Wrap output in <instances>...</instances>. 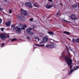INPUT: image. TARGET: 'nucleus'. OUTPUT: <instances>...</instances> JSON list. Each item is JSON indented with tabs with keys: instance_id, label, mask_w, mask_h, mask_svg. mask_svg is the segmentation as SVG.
<instances>
[{
	"instance_id": "39",
	"label": "nucleus",
	"mask_w": 79,
	"mask_h": 79,
	"mask_svg": "<svg viewBox=\"0 0 79 79\" xmlns=\"http://www.w3.org/2000/svg\"><path fill=\"white\" fill-rule=\"evenodd\" d=\"M35 26H33V29H34V28H35Z\"/></svg>"
},
{
	"instance_id": "24",
	"label": "nucleus",
	"mask_w": 79,
	"mask_h": 79,
	"mask_svg": "<svg viewBox=\"0 0 79 79\" xmlns=\"http://www.w3.org/2000/svg\"><path fill=\"white\" fill-rule=\"evenodd\" d=\"M76 42H78V43H79V38H77L76 40Z\"/></svg>"
},
{
	"instance_id": "11",
	"label": "nucleus",
	"mask_w": 79,
	"mask_h": 79,
	"mask_svg": "<svg viewBox=\"0 0 79 79\" xmlns=\"http://www.w3.org/2000/svg\"><path fill=\"white\" fill-rule=\"evenodd\" d=\"M32 28H29L27 30V33H29L31 32V31H32Z\"/></svg>"
},
{
	"instance_id": "25",
	"label": "nucleus",
	"mask_w": 79,
	"mask_h": 79,
	"mask_svg": "<svg viewBox=\"0 0 79 79\" xmlns=\"http://www.w3.org/2000/svg\"><path fill=\"white\" fill-rule=\"evenodd\" d=\"M9 13H12V10H9Z\"/></svg>"
},
{
	"instance_id": "14",
	"label": "nucleus",
	"mask_w": 79,
	"mask_h": 79,
	"mask_svg": "<svg viewBox=\"0 0 79 79\" xmlns=\"http://www.w3.org/2000/svg\"><path fill=\"white\" fill-rule=\"evenodd\" d=\"M63 32L64 33V34H67V35H69V34H70V33L68 31H63Z\"/></svg>"
},
{
	"instance_id": "26",
	"label": "nucleus",
	"mask_w": 79,
	"mask_h": 79,
	"mask_svg": "<svg viewBox=\"0 0 79 79\" xmlns=\"http://www.w3.org/2000/svg\"><path fill=\"white\" fill-rule=\"evenodd\" d=\"M2 23V20L1 18H0V24H1Z\"/></svg>"
},
{
	"instance_id": "22",
	"label": "nucleus",
	"mask_w": 79,
	"mask_h": 79,
	"mask_svg": "<svg viewBox=\"0 0 79 79\" xmlns=\"http://www.w3.org/2000/svg\"><path fill=\"white\" fill-rule=\"evenodd\" d=\"M35 39H36V40H37L38 42H39L40 40V39H39L38 38H35Z\"/></svg>"
},
{
	"instance_id": "10",
	"label": "nucleus",
	"mask_w": 79,
	"mask_h": 79,
	"mask_svg": "<svg viewBox=\"0 0 79 79\" xmlns=\"http://www.w3.org/2000/svg\"><path fill=\"white\" fill-rule=\"evenodd\" d=\"M53 6L52 5L50 6L48 5H47L46 6V7L48 9H49L50 8H52V7Z\"/></svg>"
},
{
	"instance_id": "9",
	"label": "nucleus",
	"mask_w": 79,
	"mask_h": 79,
	"mask_svg": "<svg viewBox=\"0 0 79 79\" xmlns=\"http://www.w3.org/2000/svg\"><path fill=\"white\" fill-rule=\"evenodd\" d=\"M23 17L22 15H21L20 16H18L17 17V18L18 19H19V20H21L22 19H23Z\"/></svg>"
},
{
	"instance_id": "21",
	"label": "nucleus",
	"mask_w": 79,
	"mask_h": 79,
	"mask_svg": "<svg viewBox=\"0 0 79 79\" xmlns=\"http://www.w3.org/2000/svg\"><path fill=\"white\" fill-rule=\"evenodd\" d=\"M29 33V34H30V35H32L33 34V32H30L28 33Z\"/></svg>"
},
{
	"instance_id": "16",
	"label": "nucleus",
	"mask_w": 79,
	"mask_h": 79,
	"mask_svg": "<svg viewBox=\"0 0 79 79\" xmlns=\"http://www.w3.org/2000/svg\"><path fill=\"white\" fill-rule=\"evenodd\" d=\"M50 48H54L55 45H54V44H51L50 45Z\"/></svg>"
},
{
	"instance_id": "20",
	"label": "nucleus",
	"mask_w": 79,
	"mask_h": 79,
	"mask_svg": "<svg viewBox=\"0 0 79 79\" xmlns=\"http://www.w3.org/2000/svg\"><path fill=\"white\" fill-rule=\"evenodd\" d=\"M3 10V8L0 7V10L1 11H2Z\"/></svg>"
},
{
	"instance_id": "41",
	"label": "nucleus",
	"mask_w": 79,
	"mask_h": 79,
	"mask_svg": "<svg viewBox=\"0 0 79 79\" xmlns=\"http://www.w3.org/2000/svg\"><path fill=\"white\" fill-rule=\"evenodd\" d=\"M61 5L62 6V4L61 3Z\"/></svg>"
},
{
	"instance_id": "34",
	"label": "nucleus",
	"mask_w": 79,
	"mask_h": 79,
	"mask_svg": "<svg viewBox=\"0 0 79 79\" xmlns=\"http://www.w3.org/2000/svg\"><path fill=\"white\" fill-rule=\"evenodd\" d=\"M44 46H45V45H44V44L40 45V47H44Z\"/></svg>"
},
{
	"instance_id": "29",
	"label": "nucleus",
	"mask_w": 79,
	"mask_h": 79,
	"mask_svg": "<svg viewBox=\"0 0 79 79\" xmlns=\"http://www.w3.org/2000/svg\"><path fill=\"white\" fill-rule=\"evenodd\" d=\"M30 21H33V19H32V18H31L30 19Z\"/></svg>"
},
{
	"instance_id": "5",
	"label": "nucleus",
	"mask_w": 79,
	"mask_h": 79,
	"mask_svg": "<svg viewBox=\"0 0 79 79\" xmlns=\"http://www.w3.org/2000/svg\"><path fill=\"white\" fill-rule=\"evenodd\" d=\"M25 4L27 6H28L29 8H32L31 3L30 2H26Z\"/></svg>"
},
{
	"instance_id": "31",
	"label": "nucleus",
	"mask_w": 79,
	"mask_h": 79,
	"mask_svg": "<svg viewBox=\"0 0 79 79\" xmlns=\"http://www.w3.org/2000/svg\"><path fill=\"white\" fill-rule=\"evenodd\" d=\"M35 45H36V46H39V47H40V45H38V44H35Z\"/></svg>"
},
{
	"instance_id": "15",
	"label": "nucleus",
	"mask_w": 79,
	"mask_h": 79,
	"mask_svg": "<svg viewBox=\"0 0 79 79\" xmlns=\"http://www.w3.org/2000/svg\"><path fill=\"white\" fill-rule=\"evenodd\" d=\"M34 7H39V5L37 3L34 4Z\"/></svg>"
},
{
	"instance_id": "17",
	"label": "nucleus",
	"mask_w": 79,
	"mask_h": 79,
	"mask_svg": "<svg viewBox=\"0 0 79 79\" xmlns=\"http://www.w3.org/2000/svg\"><path fill=\"white\" fill-rule=\"evenodd\" d=\"M72 42H73V43H76V42H77L76 40L74 39V38H73Z\"/></svg>"
},
{
	"instance_id": "40",
	"label": "nucleus",
	"mask_w": 79,
	"mask_h": 79,
	"mask_svg": "<svg viewBox=\"0 0 79 79\" xmlns=\"http://www.w3.org/2000/svg\"><path fill=\"white\" fill-rule=\"evenodd\" d=\"M5 2H7V0H4Z\"/></svg>"
},
{
	"instance_id": "30",
	"label": "nucleus",
	"mask_w": 79,
	"mask_h": 79,
	"mask_svg": "<svg viewBox=\"0 0 79 79\" xmlns=\"http://www.w3.org/2000/svg\"><path fill=\"white\" fill-rule=\"evenodd\" d=\"M40 44H44V41L41 40V41L40 42Z\"/></svg>"
},
{
	"instance_id": "7",
	"label": "nucleus",
	"mask_w": 79,
	"mask_h": 79,
	"mask_svg": "<svg viewBox=\"0 0 79 79\" xmlns=\"http://www.w3.org/2000/svg\"><path fill=\"white\" fill-rule=\"evenodd\" d=\"M11 25V21H9L8 23H6V25L7 26H10Z\"/></svg>"
},
{
	"instance_id": "37",
	"label": "nucleus",
	"mask_w": 79,
	"mask_h": 79,
	"mask_svg": "<svg viewBox=\"0 0 79 79\" xmlns=\"http://www.w3.org/2000/svg\"><path fill=\"white\" fill-rule=\"evenodd\" d=\"M62 21H66V20H65V19H62Z\"/></svg>"
},
{
	"instance_id": "18",
	"label": "nucleus",
	"mask_w": 79,
	"mask_h": 79,
	"mask_svg": "<svg viewBox=\"0 0 79 79\" xmlns=\"http://www.w3.org/2000/svg\"><path fill=\"white\" fill-rule=\"evenodd\" d=\"M48 33L49 34H50V35H53L54 34L53 32L52 31H48Z\"/></svg>"
},
{
	"instance_id": "38",
	"label": "nucleus",
	"mask_w": 79,
	"mask_h": 79,
	"mask_svg": "<svg viewBox=\"0 0 79 79\" xmlns=\"http://www.w3.org/2000/svg\"><path fill=\"white\" fill-rule=\"evenodd\" d=\"M11 29H12V27H13V25H11Z\"/></svg>"
},
{
	"instance_id": "27",
	"label": "nucleus",
	"mask_w": 79,
	"mask_h": 79,
	"mask_svg": "<svg viewBox=\"0 0 79 79\" xmlns=\"http://www.w3.org/2000/svg\"><path fill=\"white\" fill-rule=\"evenodd\" d=\"M16 40V38H14L11 40L12 42H13V41H15Z\"/></svg>"
},
{
	"instance_id": "43",
	"label": "nucleus",
	"mask_w": 79,
	"mask_h": 79,
	"mask_svg": "<svg viewBox=\"0 0 79 79\" xmlns=\"http://www.w3.org/2000/svg\"><path fill=\"white\" fill-rule=\"evenodd\" d=\"M29 0V1H30V0Z\"/></svg>"
},
{
	"instance_id": "12",
	"label": "nucleus",
	"mask_w": 79,
	"mask_h": 79,
	"mask_svg": "<svg viewBox=\"0 0 79 79\" xmlns=\"http://www.w3.org/2000/svg\"><path fill=\"white\" fill-rule=\"evenodd\" d=\"M16 32L18 33V34H19L21 32V29L20 28H18L17 30L16 31Z\"/></svg>"
},
{
	"instance_id": "32",
	"label": "nucleus",
	"mask_w": 79,
	"mask_h": 79,
	"mask_svg": "<svg viewBox=\"0 0 79 79\" xmlns=\"http://www.w3.org/2000/svg\"><path fill=\"white\" fill-rule=\"evenodd\" d=\"M60 15V13H57L56 15H57V16H59V15Z\"/></svg>"
},
{
	"instance_id": "42",
	"label": "nucleus",
	"mask_w": 79,
	"mask_h": 79,
	"mask_svg": "<svg viewBox=\"0 0 79 79\" xmlns=\"http://www.w3.org/2000/svg\"><path fill=\"white\" fill-rule=\"evenodd\" d=\"M2 12L3 13H4V11H2Z\"/></svg>"
},
{
	"instance_id": "6",
	"label": "nucleus",
	"mask_w": 79,
	"mask_h": 79,
	"mask_svg": "<svg viewBox=\"0 0 79 79\" xmlns=\"http://www.w3.org/2000/svg\"><path fill=\"white\" fill-rule=\"evenodd\" d=\"M71 18L72 19H73V20H76L77 19H78V18H76V15L72 14L71 15Z\"/></svg>"
},
{
	"instance_id": "33",
	"label": "nucleus",
	"mask_w": 79,
	"mask_h": 79,
	"mask_svg": "<svg viewBox=\"0 0 79 79\" xmlns=\"http://www.w3.org/2000/svg\"><path fill=\"white\" fill-rule=\"evenodd\" d=\"M4 30V28H2L1 29V31H3Z\"/></svg>"
},
{
	"instance_id": "23",
	"label": "nucleus",
	"mask_w": 79,
	"mask_h": 79,
	"mask_svg": "<svg viewBox=\"0 0 79 79\" xmlns=\"http://www.w3.org/2000/svg\"><path fill=\"white\" fill-rule=\"evenodd\" d=\"M27 38L28 40H30V36H27L26 37Z\"/></svg>"
},
{
	"instance_id": "1",
	"label": "nucleus",
	"mask_w": 79,
	"mask_h": 79,
	"mask_svg": "<svg viewBox=\"0 0 79 79\" xmlns=\"http://www.w3.org/2000/svg\"><path fill=\"white\" fill-rule=\"evenodd\" d=\"M66 47L68 51L67 54H68V56L66 57V56L64 55L62 53L61 57H63L64 58H65L67 64H68L69 66L70 67L71 69L69 73V75H70V74H72V73H73L74 72V71H75V70H77L78 68H79V66L78 67L75 66L74 68L72 70L71 69H72V66L71 64L73 63V60H72L71 58V57L70 56L71 54L70 53H69V51L70 50L71 51H72V49H71V48L69 46L67 47L66 46Z\"/></svg>"
},
{
	"instance_id": "19",
	"label": "nucleus",
	"mask_w": 79,
	"mask_h": 79,
	"mask_svg": "<svg viewBox=\"0 0 79 79\" xmlns=\"http://www.w3.org/2000/svg\"><path fill=\"white\" fill-rule=\"evenodd\" d=\"M46 47H47L48 48H50V46L49 45H47Z\"/></svg>"
},
{
	"instance_id": "13",
	"label": "nucleus",
	"mask_w": 79,
	"mask_h": 79,
	"mask_svg": "<svg viewBox=\"0 0 79 79\" xmlns=\"http://www.w3.org/2000/svg\"><path fill=\"white\" fill-rule=\"evenodd\" d=\"M77 6V5L76 4H74L72 5V7L73 8H76Z\"/></svg>"
},
{
	"instance_id": "4",
	"label": "nucleus",
	"mask_w": 79,
	"mask_h": 79,
	"mask_svg": "<svg viewBox=\"0 0 79 79\" xmlns=\"http://www.w3.org/2000/svg\"><path fill=\"white\" fill-rule=\"evenodd\" d=\"M19 28H20L21 29H22V31L23 30H25V28L27 27V26L26 25H24V26H23V24H20L18 26Z\"/></svg>"
},
{
	"instance_id": "28",
	"label": "nucleus",
	"mask_w": 79,
	"mask_h": 79,
	"mask_svg": "<svg viewBox=\"0 0 79 79\" xmlns=\"http://www.w3.org/2000/svg\"><path fill=\"white\" fill-rule=\"evenodd\" d=\"M5 45V44L3 43L1 46V47H3Z\"/></svg>"
},
{
	"instance_id": "35",
	"label": "nucleus",
	"mask_w": 79,
	"mask_h": 79,
	"mask_svg": "<svg viewBox=\"0 0 79 79\" xmlns=\"http://www.w3.org/2000/svg\"><path fill=\"white\" fill-rule=\"evenodd\" d=\"M49 2H52L53 1V0H48Z\"/></svg>"
},
{
	"instance_id": "3",
	"label": "nucleus",
	"mask_w": 79,
	"mask_h": 79,
	"mask_svg": "<svg viewBox=\"0 0 79 79\" xmlns=\"http://www.w3.org/2000/svg\"><path fill=\"white\" fill-rule=\"evenodd\" d=\"M21 15H23L25 16H28V15H29V13L26 12V11L23 9H21Z\"/></svg>"
},
{
	"instance_id": "36",
	"label": "nucleus",
	"mask_w": 79,
	"mask_h": 79,
	"mask_svg": "<svg viewBox=\"0 0 79 79\" xmlns=\"http://www.w3.org/2000/svg\"><path fill=\"white\" fill-rule=\"evenodd\" d=\"M66 23H67V22H68V23H71V22L70 21H68L66 20Z\"/></svg>"
},
{
	"instance_id": "8",
	"label": "nucleus",
	"mask_w": 79,
	"mask_h": 79,
	"mask_svg": "<svg viewBox=\"0 0 79 79\" xmlns=\"http://www.w3.org/2000/svg\"><path fill=\"white\" fill-rule=\"evenodd\" d=\"M43 41L44 42H47L48 41V38L46 37L44 38Z\"/></svg>"
},
{
	"instance_id": "2",
	"label": "nucleus",
	"mask_w": 79,
	"mask_h": 79,
	"mask_svg": "<svg viewBox=\"0 0 79 79\" xmlns=\"http://www.w3.org/2000/svg\"><path fill=\"white\" fill-rule=\"evenodd\" d=\"M7 37L6 36V34L4 33L0 35V37L2 40H5L6 39L7 37H10L9 35H7Z\"/></svg>"
}]
</instances>
